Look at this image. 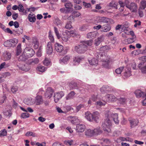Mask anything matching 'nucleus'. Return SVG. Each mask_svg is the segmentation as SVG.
Returning a JSON list of instances; mask_svg holds the SVG:
<instances>
[{
	"label": "nucleus",
	"mask_w": 146,
	"mask_h": 146,
	"mask_svg": "<svg viewBox=\"0 0 146 146\" xmlns=\"http://www.w3.org/2000/svg\"><path fill=\"white\" fill-rule=\"evenodd\" d=\"M70 37V31H68L62 33L61 38L64 42H66Z\"/></svg>",
	"instance_id": "f8f14e48"
},
{
	"label": "nucleus",
	"mask_w": 146,
	"mask_h": 146,
	"mask_svg": "<svg viewBox=\"0 0 146 146\" xmlns=\"http://www.w3.org/2000/svg\"><path fill=\"white\" fill-rule=\"evenodd\" d=\"M94 135L100 134L102 133V131L100 129H96L93 130Z\"/></svg>",
	"instance_id": "a19ab883"
},
{
	"label": "nucleus",
	"mask_w": 146,
	"mask_h": 146,
	"mask_svg": "<svg viewBox=\"0 0 146 146\" xmlns=\"http://www.w3.org/2000/svg\"><path fill=\"white\" fill-rule=\"evenodd\" d=\"M106 104V102L104 99L101 101H99L96 102L95 104L99 106H104Z\"/></svg>",
	"instance_id": "e433bc0d"
},
{
	"label": "nucleus",
	"mask_w": 146,
	"mask_h": 146,
	"mask_svg": "<svg viewBox=\"0 0 146 146\" xmlns=\"http://www.w3.org/2000/svg\"><path fill=\"white\" fill-rule=\"evenodd\" d=\"M64 93L62 91L55 93L54 99L55 102H57L60 99L64 96Z\"/></svg>",
	"instance_id": "9d476101"
},
{
	"label": "nucleus",
	"mask_w": 146,
	"mask_h": 146,
	"mask_svg": "<svg viewBox=\"0 0 146 146\" xmlns=\"http://www.w3.org/2000/svg\"><path fill=\"white\" fill-rule=\"evenodd\" d=\"M42 48L41 47H40L38 51L37 52V55L38 57H40L42 55Z\"/></svg>",
	"instance_id": "e2e57ef3"
},
{
	"label": "nucleus",
	"mask_w": 146,
	"mask_h": 146,
	"mask_svg": "<svg viewBox=\"0 0 146 146\" xmlns=\"http://www.w3.org/2000/svg\"><path fill=\"white\" fill-rule=\"evenodd\" d=\"M43 64L45 66H50L51 62L48 58H46L43 61Z\"/></svg>",
	"instance_id": "c03bdc74"
},
{
	"label": "nucleus",
	"mask_w": 146,
	"mask_h": 146,
	"mask_svg": "<svg viewBox=\"0 0 146 146\" xmlns=\"http://www.w3.org/2000/svg\"><path fill=\"white\" fill-rule=\"evenodd\" d=\"M81 15V14L78 12L74 13L72 15V17L74 18L75 17H78Z\"/></svg>",
	"instance_id": "774afa93"
},
{
	"label": "nucleus",
	"mask_w": 146,
	"mask_h": 146,
	"mask_svg": "<svg viewBox=\"0 0 146 146\" xmlns=\"http://www.w3.org/2000/svg\"><path fill=\"white\" fill-rule=\"evenodd\" d=\"M64 6L66 9H70L72 7L73 5L71 3L68 2L65 4Z\"/></svg>",
	"instance_id": "de8ad7c7"
},
{
	"label": "nucleus",
	"mask_w": 146,
	"mask_h": 146,
	"mask_svg": "<svg viewBox=\"0 0 146 146\" xmlns=\"http://www.w3.org/2000/svg\"><path fill=\"white\" fill-rule=\"evenodd\" d=\"M55 48L57 52H62L63 49V46L59 44L56 43L55 44Z\"/></svg>",
	"instance_id": "412c9836"
},
{
	"label": "nucleus",
	"mask_w": 146,
	"mask_h": 146,
	"mask_svg": "<svg viewBox=\"0 0 146 146\" xmlns=\"http://www.w3.org/2000/svg\"><path fill=\"white\" fill-rule=\"evenodd\" d=\"M29 57L24 51L22 55L19 56V61H25Z\"/></svg>",
	"instance_id": "bb28decb"
},
{
	"label": "nucleus",
	"mask_w": 146,
	"mask_h": 146,
	"mask_svg": "<svg viewBox=\"0 0 146 146\" xmlns=\"http://www.w3.org/2000/svg\"><path fill=\"white\" fill-rule=\"evenodd\" d=\"M51 45V43L50 42H48L47 44L46 52L48 54H51L52 52V48Z\"/></svg>",
	"instance_id": "aec40b11"
},
{
	"label": "nucleus",
	"mask_w": 146,
	"mask_h": 146,
	"mask_svg": "<svg viewBox=\"0 0 146 146\" xmlns=\"http://www.w3.org/2000/svg\"><path fill=\"white\" fill-rule=\"evenodd\" d=\"M54 93V91L50 87H48L45 93L44 96L46 98L50 99Z\"/></svg>",
	"instance_id": "6e6552de"
},
{
	"label": "nucleus",
	"mask_w": 146,
	"mask_h": 146,
	"mask_svg": "<svg viewBox=\"0 0 146 146\" xmlns=\"http://www.w3.org/2000/svg\"><path fill=\"white\" fill-rule=\"evenodd\" d=\"M146 93V91L144 92H142L139 90H136L134 92L136 96L138 98L144 97Z\"/></svg>",
	"instance_id": "2eb2a0df"
},
{
	"label": "nucleus",
	"mask_w": 146,
	"mask_h": 146,
	"mask_svg": "<svg viewBox=\"0 0 146 146\" xmlns=\"http://www.w3.org/2000/svg\"><path fill=\"white\" fill-rule=\"evenodd\" d=\"M25 135L27 136H32L33 137H35L36 136L35 133L31 131H28L25 134Z\"/></svg>",
	"instance_id": "864d4df0"
},
{
	"label": "nucleus",
	"mask_w": 146,
	"mask_h": 146,
	"mask_svg": "<svg viewBox=\"0 0 146 146\" xmlns=\"http://www.w3.org/2000/svg\"><path fill=\"white\" fill-rule=\"evenodd\" d=\"M125 4L126 7L132 12H135L137 8V4L134 3H130L129 0H125Z\"/></svg>",
	"instance_id": "7ed1b4c3"
},
{
	"label": "nucleus",
	"mask_w": 146,
	"mask_h": 146,
	"mask_svg": "<svg viewBox=\"0 0 146 146\" xmlns=\"http://www.w3.org/2000/svg\"><path fill=\"white\" fill-rule=\"evenodd\" d=\"M3 55L4 59L6 60H9L11 58V54L6 51L4 52Z\"/></svg>",
	"instance_id": "cd10ccee"
},
{
	"label": "nucleus",
	"mask_w": 146,
	"mask_h": 146,
	"mask_svg": "<svg viewBox=\"0 0 146 146\" xmlns=\"http://www.w3.org/2000/svg\"><path fill=\"white\" fill-rule=\"evenodd\" d=\"M109 87L107 86H103L100 89L101 92L102 93H106L107 91H109Z\"/></svg>",
	"instance_id": "f704fd0d"
},
{
	"label": "nucleus",
	"mask_w": 146,
	"mask_h": 146,
	"mask_svg": "<svg viewBox=\"0 0 146 146\" xmlns=\"http://www.w3.org/2000/svg\"><path fill=\"white\" fill-rule=\"evenodd\" d=\"M83 59V58L81 57H75L74 59V61L76 62H77L78 63H79Z\"/></svg>",
	"instance_id": "8fccbe9b"
},
{
	"label": "nucleus",
	"mask_w": 146,
	"mask_h": 146,
	"mask_svg": "<svg viewBox=\"0 0 146 146\" xmlns=\"http://www.w3.org/2000/svg\"><path fill=\"white\" fill-rule=\"evenodd\" d=\"M138 68L144 73H146V63L143 61L141 62L139 64Z\"/></svg>",
	"instance_id": "9b49d317"
},
{
	"label": "nucleus",
	"mask_w": 146,
	"mask_h": 146,
	"mask_svg": "<svg viewBox=\"0 0 146 146\" xmlns=\"http://www.w3.org/2000/svg\"><path fill=\"white\" fill-rule=\"evenodd\" d=\"M10 41L11 42V44L13 45L12 47L15 46L18 42V40L16 38L11 39Z\"/></svg>",
	"instance_id": "37998d69"
},
{
	"label": "nucleus",
	"mask_w": 146,
	"mask_h": 146,
	"mask_svg": "<svg viewBox=\"0 0 146 146\" xmlns=\"http://www.w3.org/2000/svg\"><path fill=\"white\" fill-rule=\"evenodd\" d=\"M55 23L57 26H61L62 25L61 21L58 19H56Z\"/></svg>",
	"instance_id": "4d7b16f0"
},
{
	"label": "nucleus",
	"mask_w": 146,
	"mask_h": 146,
	"mask_svg": "<svg viewBox=\"0 0 146 146\" xmlns=\"http://www.w3.org/2000/svg\"><path fill=\"white\" fill-rule=\"evenodd\" d=\"M110 20L108 18L101 17H97L95 19V21L97 23H108Z\"/></svg>",
	"instance_id": "423d86ee"
},
{
	"label": "nucleus",
	"mask_w": 146,
	"mask_h": 146,
	"mask_svg": "<svg viewBox=\"0 0 146 146\" xmlns=\"http://www.w3.org/2000/svg\"><path fill=\"white\" fill-rule=\"evenodd\" d=\"M24 51L29 58L31 57L35 54V52L32 48L26 47Z\"/></svg>",
	"instance_id": "0eeeda50"
},
{
	"label": "nucleus",
	"mask_w": 146,
	"mask_h": 146,
	"mask_svg": "<svg viewBox=\"0 0 146 146\" xmlns=\"http://www.w3.org/2000/svg\"><path fill=\"white\" fill-rule=\"evenodd\" d=\"M124 68V67H121L115 70L116 73L117 74H120Z\"/></svg>",
	"instance_id": "3c124183"
},
{
	"label": "nucleus",
	"mask_w": 146,
	"mask_h": 146,
	"mask_svg": "<svg viewBox=\"0 0 146 146\" xmlns=\"http://www.w3.org/2000/svg\"><path fill=\"white\" fill-rule=\"evenodd\" d=\"M87 28V26L86 25H83L80 28V29L82 31H83L86 30Z\"/></svg>",
	"instance_id": "338daca9"
},
{
	"label": "nucleus",
	"mask_w": 146,
	"mask_h": 146,
	"mask_svg": "<svg viewBox=\"0 0 146 146\" xmlns=\"http://www.w3.org/2000/svg\"><path fill=\"white\" fill-rule=\"evenodd\" d=\"M131 68L129 66L127 65L125 69V71L124 73V78H127L131 75Z\"/></svg>",
	"instance_id": "ddd939ff"
},
{
	"label": "nucleus",
	"mask_w": 146,
	"mask_h": 146,
	"mask_svg": "<svg viewBox=\"0 0 146 146\" xmlns=\"http://www.w3.org/2000/svg\"><path fill=\"white\" fill-rule=\"evenodd\" d=\"M39 62V59L38 58H35L32 60L30 63L32 64H37Z\"/></svg>",
	"instance_id": "09e8293b"
},
{
	"label": "nucleus",
	"mask_w": 146,
	"mask_h": 146,
	"mask_svg": "<svg viewBox=\"0 0 146 146\" xmlns=\"http://www.w3.org/2000/svg\"><path fill=\"white\" fill-rule=\"evenodd\" d=\"M3 113L5 115L9 117L11 116L12 114L10 110L6 109L3 111Z\"/></svg>",
	"instance_id": "ea45409f"
},
{
	"label": "nucleus",
	"mask_w": 146,
	"mask_h": 146,
	"mask_svg": "<svg viewBox=\"0 0 146 146\" xmlns=\"http://www.w3.org/2000/svg\"><path fill=\"white\" fill-rule=\"evenodd\" d=\"M118 100L119 103L122 104H125L126 102V99L125 98H120L118 99Z\"/></svg>",
	"instance_id": "5fc2aeb1"
},
{
	"label": "nucleus",
	"mask_w": 146,
	"mask_h": 146,
	"mask_svg": "<svg viewBox=\"0 0 146 146\" xmlns=\"http://www.w3.org/2000/svg\"><path fill=\"white\" fill-rule=\"evenodd\" d=\"M28 18L30 22H34L35 21V16L34 14H29V15Z\"/></svg>",
	"instance_id": "7c9ffc66"
},
{
	"label": "nucleus",
	"mask_w": 146,
	"mask_h": 146,
	"mask_svg": "<svg viewBox=\"0 0 146 146\" xmlns=\"http://www.w3.org/2000/svg\"><path fill=\"white\" fill-rule=\"evenodd\" d=\"M7 134V132L5 129H3L0 131V137L6 136Z\"/></svg>",
	"instance_id": "6e6d98bb"
},
{
	"label": "nucleus",
	"mask_w": 146,
	"mask_h": 146,
	"mask_svg": "<svg viewBox=\"0 0 146 146\" xmlns=\"http://www.w3.org/2000/svg\"><path fill=\"white\" fill-rule=\"evenodd\" d=\"M47 68L42 66H38L36 68L37 71L43 72L46 70Z\"/></svg>",
	"instance_id": "72a5a7b5"
},
{
	"label": "nucleus",
	"mask_w": 146,
	"mask_h": 146,
	"mask_svg": "<svg viewBox=\"0 0 146 146\" xmlns=\"http://www.w3.org/2000/svg\"><path fill=\"white\" fill-rule=\"evenodd\" d=\"M100 58L102 59L101 58L102 57H103L104 55L102 54L100 55ZM104 57H106V58H104L103 59H102L103 60V63L102 64L103 66L106 68H110V66L109 64V63L110 62V56H107V57L106 56L104 55Z\"/></svg>",
	"instance_id": "20e7f679"
},
{
	"label": "nucleus",
	"mask_w": 146,
	"mask_h": 146,
	"mask_svg": "<svg viewBox=\"0 0 146 146\" xmlns=\"http://www.w3.org/2000/svg\"><path fill=\"white\" fill-rule=\"evenodd\" d=\"M100 117V114L97 111L94 112L92 113L93 121L97 122Z\"/></svg>",
	"instance_id": "dca6fc26"
},
{
	"label": "nucleus",
	"mask_w": 146,
	"mask_h": 146,
	"mask_svg": "<svg viewBox=\"0 0 146 146\" xmlns=\"http://www.w3.org/2000/svg\"><path fill=\"white\" fill-rule=\"evenodd\" d=\"M7 67V64L5 62H4L0 65V70L3 68H5Z\"/></svg>",
	"instance_id": "69168bd1"
},
{
	"label": "nucleus",
	"mask_w": 146,
	"mask_h": 146,
	"mask_svg": "<svg viewBox=\"0 0 146 146\" xmlns=\"http://www.w3.org/2000/svg\"><path fill=\"white\" fill-rule=\"evenodd\" d=\"M71 121L73 124H74L78 123L79 121V119H78L77 117H72Z\"/></svg>",
	"instance_id": "79ce46f5"
},
{
	"label": "nucleus",
	"mask_w": 146,
	"mask_h": 146,
	"mask_svg": "<svg viewBox=\"0 0 146 146\" xmlns=\"http://www.w3.org/2000/svg\"><path fill=\"white\" fill-rule=\"evenodd\" d=\"M111 116L113 119L116 124H118L119 123V120H118V115L117 113L113 114L111 115Z\"/></svg>",
	"instance_id": "2f4dec72"
},
{
	"label": "nucleus",
	"mask_w": 146,
	"mask_h": 146,
	"mask_svg": "<svg viewBox=\"0 0 146 146\" xmlns=\"http://www.w3.org/2000/svg\"><path fill=\"white\" fill-rule=\"evenodd\" d=\"M21 69L24 71H27L30 69V67L29 65L26 64L23 65Z\"/></svg>",
	"instance_id": "4c0bfd02"
},
{
	"label": "nucleus",
	"mask_w": 146,
	"mask_h": 146,
	"mask_svg": "<svg viewBox=\"0 0 146 146\" xmlns=\"http://www.w3.org/2000/svg\"><path fill=\"white\" fill-rule=\"evenodd\" d=\"M3 44L6 47H12L13 46V45L11 44L10 39L4 42Z\"/></svg>",
	"instance_id": "58836bf2"
},
{
	"label": "nucleus",
	"mask_w": 146,
	"mask_h": 146,
	"mask_svg": "<svg viewBox=\"0 0 146 146\" xmlns=\"http://www.w3.org/2000/svg\"><path fill=\"white\" fill-rule=\"evenodd\" d=\"M21 52V44H19L17 47L16 55H19Z\"/></svg>",
	"instance_id": "c9c22d12"
},
{
	"label": "nucleus",
	"mask_w": 146,
	"mask_h": 146,
	"mask_svg": "<svg viewBox=\"0 0 146 146\" xmlns=\"http://www.w3.org/2000/svg\"><path fill=\"white\" fill-rule=\"evenodd\" d=\"M108 6L115 9L117 8V3L114 1H112L110 2L108 5Z\"/></svg>",
	"instance_id": "473e14b6"
},
{
	"label": "nucleus",
	"mask_w": 146,
	"mask_h": 146,
	"mask_svg": "<svg viewBox=\"0 0 146 146\" xmlns=\"http://www.w3.org/2000/svg\"><path fill=\"white\" fill-rule=\"evenodd\" d=\"M70 59V56L67 55L64 56L63 58H60L59 60V62L62 64H66Z\"/></svg>",
	"instance_id": "a211bd4d"
},
{
	"label": "nucleus",
	"mask_w": 146,
	"mask_h": 146,
	"mask_svg": "<svg viewBox=\"0 0 146 146\" xmlns=\"http://www.w3.org/2000/svg\"><path fill=\"white\" fill-rule=\"evenodd\" d=\"M24 102L26 104L29 105H33L35 103L34 100L31 98L25 99L24 100Z\"/></svg>",
	"instance_id": "4be33fe9"
},
{
	"label": "nucleus",
	"mask_w": 146,
	"mask_h": 146,
	"mask_svg": "<svg viewBox=\"0 0 146 146\" xmlns=\"http://www.w3.org/2000/svg\"><path fill=\"white\" fill-rule=\"evenodd\" d=\"M10 73L9 72H6L3 74L1 77L3 78H5L10 75Z\"/></svg>",
	"instance_id": "0e129e2a"
},
{
	"label": "nucleus",
	"mask_w": 146,
	"mask_h": 146,
	"mask_svg": "<svg viewBox=\"0 0 146 146\" xmlns=\"http://www.w3.org/2000/svg\"><path fill=\"white\" fill-rule=\"evenodd\" d=\"M97 34V32L96 31L90 32L87 34V37L88 38H94L96 37Z\"/></svg>",
	"instance_id": "393cba45"
},
{
	"label": "nucleus",
	"mask_w": 146,
	"mask_h": 146,
	"mask_svg": "<svg viewBox=\"0 0 146 146\" xmlns=\"http://www.w3.org/2000/svg\"><path fill=\"white\" fill-rule=\"evenodd\" d=\"M85 128L86 126L84 125L79 124L76 125V131L78 132H82Z\"/></svg>",
	"instance_id": "4468645a"
},
{
	"label": "nucleus",
	"mask_w": 146,
	"mask_h": 146,
	"mask_svg": "<svg viewBox=\"0 0 146 146\" xmlns=\"http://www.w3.org/2000/svg\"><path fill=\"white\" fill-rule=\"evenodd\" d=\"M128 120L130 123V127L131 128H134L137 126L139 122V120L137 119L130 118H129Z\"/></svg>",
	"instance_id": "1a4fd4ad"
},
{
	"label": "nucleus",
	"mask_w": 146,
	"mask_h": 146,
	"mask_svg": "<svg viewBox=\"0 0 146 146\" xmlns=\"http://www.w3.org/2000/svg\"><path fill=\"white\" fill-rule=\"evenodd\" d=\"M88 62L89 64L92 66H97L98 63V60L95 58H93L92 59L89 60Z\"/></svg>",
	"instance_id": "b1692460"
},
{
	"label": "nucleus",
	"mask_w": 146,
	"mask_h": 146,
	"mask_svg": "<svg viewBox=\"0 0 146 146\" xmlns=\"http://www.w3.org/2000/svg\"><path fill=\"white\" fill-rule=\"evenodd\" d=\"M104 100L106 102H112L115 101L117 100L116 97L112 94H108L106 95L105 97Z\"/></svg>",
	"instance_id": "39448f33"
},
{
	"label": "nucleus",
	"mask_w": 146,
	"mask_h": 146,
	"mask_svg": "<svg viewBox=\"0 0 146 146\" xmlns=\"http://www.w3.org/2000/svg\"><path fill=\"white\" fill-rule=\"evenodd\" d=\"M110 49L108 46H103L101 47L100 49V51H103L104 52H107Z\"/></svg>",
	"instance_id": "a18cd8bd"
},
{
	"label": "nucleus",
	"mask_w": 146,
	"mask_h": 146,
	"mask_svg": "<svg viewBox=\"0 0 146 146\" xmlns=\"http://www.w3.org/2000/svg\"><path fill=\"white\" fill-rule=\"evenodd\" d=\"M32 44L35 49H37L38 47V42L36 38L33 37L32 38Z\"/></svg>",
	"instance_id": "a878e982"
},
{
	"label": "nucleus",
	"mask_w": 146,
	"mask_h": 146,
	"mask_svg": "<svg viewBox=\"0 0 146 146\" xmlns=\"http://www.w3.org/2000/svg\"><path fill=\"white\" fill-rule=\"evenodd\" d=\"M92 43V40L83 41L80 44L74 47V50L78 53H84L87 50V47L91 46Z\"/></svg>",
	"instance_id": "f257e3e1"
},
{
	"label": "nucleus",
	"mask_w": 146,
	"mask_h": 146,
	"mask_svg": "<svg viewBox=\"0 0 146 146\" xmlns=\"http://www.w3.org/2000/svg\"><path fill=\"white\" fill-rule=\"evenodd\" d=\"M76 94V93L74 91H71L66 96V100H68L73 99Z\"/></svg>",
	"instance_id": "5701e85b"
},
{
	"label": "nucleus",
	"mask_w": 146,
	"mask_h": 146,
	"mask_svg": "<svg viewBox=\"0 0 146 146\" xmlns=\"http://www.w3.org/2000/svg\"><path fill=\"white\" fill-rule=\"evenodd\" d=\"M60 11L61 13H68L69 12V11L66 9L64 8L60 9Z\"/></svg>",
	"instance_id": "052dcab7"
},
{
	"label": "nucleus",
	"mask_w": 146,
	"mask_h": 146,
	"mask_svg": "<svg viewBox=\"0 0 146 146\" xmlns=\"http://www.w3.org/2000/svg\"><path fill=\"white\" fill-rule=\"evenodd\" d=\"M71 24V22L70 21L67 22L65 27V28L69 29H70L72 27Z\"/></svg>",
	"instance_id": "13d9d810"
},
{
	"label": "nucleus",
	"mask_w": 146,
	"mask_h": 146,
	"mask_svg": "<svg viewBox=\"0 0 146 146\" xmlns=\"http://www.w3.org/2000/svg\"><path fill=\"white\" fill-rule=\"evenodd\" d=\"M35 102L36 103V105H39L42 102V96H37L36 98Z\"/></svg>",
	"instance_id": "c85d7f7f"
},
{
	"label": "nucleus",
	"mask_w": 146,
	"mask_h": 146,
	"mask_svg": "<svg viewBox=\"0 0 146 146\" xmlns=\"http://www.w3.org/2000/svg\"><path fill=\"white\" fill-rule=\"evenodd\" d=\"M85 117L88 121L90 122L93 121L92 113L90 111H87L85 113Z\"/></svg>",
	"instance_id": "f3484780"
},
{
	"label": "nucleus",
	"mask_w": 146,
	"mask_h": 146,
	"mask_svg": "<svg viewBox=\"0 0 146 146\" xmlns=\"http://www.w3.org/2000/svg\"><path fill=\"white\" fill-rule=\"evenodd\" d=\"M141 6L143 9H144L146 7V1L145 0L142 1L141 2Z\"/></svg>",
	"instance_id": "bf43d9fd"
},
{
	"label": "nucleus",
	"mask_w": 146,
	"mask_h": 146,
	"mask_svg": "<svg viewBox=\"0 0 146 146\" xmlns=\"http://www.w3.org/2000/svg\"><path fill=\"white\" fill-rule=\"evenodd\" d=\"M85 135L88 137H91L94 135L93 130L88 129L85 131Z\"/></svg>",
	"instance_id": "c756f323"
},
{
	"label": "nucleus",
	"mask_w": 146,
	"mask_h": 146,
	"mask_svg": "<svg viewBox=\"0 0 146 146\" xmlns=\"http://www.w3.org/2000/svg\"><path fill=\"white\" fill-rule=\"evenodd\" d=\"M102 126L104 130L107 133L111 132V123L109 118H108L105 119L104 123L102 124Z\"/></svg>",
	"instance_id": "f03ea898"
},
{
	"label": "nucleus",
	"mask_w": 146,
	"mask_h": 146,
	"mask_svg": "<svg viewBox=\"0 0 146 146\" xmlns=\"http://www.w3.org/2000/svg\"><path fill=\"white\" fill-rule=\"evenodd\" d=\"M111 28L110 25L108 24H105L102 26L101 31L102 32H106L110 31Z\"/></svg>",
	"instance_id": "6ab92c4d"
},
{
	"label": "nucleus",
	"mask_w": 146,
	"mask_h": 146,
	"mask_svg": "<svg viewBox=\"0 0 146 146\" xmlns=\"http://www.w3.org/2000/svg\"><path fill=\"white\" fill-rule=\"evenodd\" d=\"M29 113H27V112L23 113L21 114V117L25 119L29 117Z\"/></svg>",
	"instance_id": "49530a36"
},
{
	"label": "nucleus",
	"mask_w": 146,
	"mask_h": 146,
	"mask_svg": "<svg viewBox=\"0 0 146 146\" xmlns=\"http://www.w3.org/2000/svg\"><path fill=\"white\" fill-rule=\"evenodd\" d=\"M54 31L57 38L58 39H59L60 37V36L59 34L57 28L56 27H54Z\"/></svg>",
	"instance_id": "603ef678"
},
{
	"label": "nucleus",
	"mask_w": 146,
	"mask_h": 146,
	"mask_svg": "<svg viewBox=\"0 0 146 146\" xmlns=\"http://www.w3.org/2000/svg\"><path fill=\"white\" fill-rule=\"evenodd\" d=\"M123 25H122L118 24L115 27V29L116 30H119L121 29H123Z\"/></svg>",
	"instance_id": "680f3d73"
}]
</instances>
